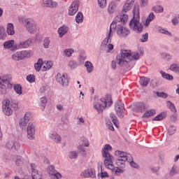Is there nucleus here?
I'll return each instance as SVG.
<instances>
[{
	"label": "nucleus",
	"instance_id": "nucleus-37",
	"mask_svg": "<svg viewBox=\"0 0 179 179\" xmlns=\"http://www.w3.org/2000/svg\"><path fill=\"white\" fill-rule=\"evenodd\" d=\"M110 121L113 122V123L114 124L115 127H116V128H118V118H117V116H115V114L112 113H110Z\"/></svg>",
	"mask_w": 179,
	"mask_h": 179
},
{
	"label": "nucleus",
	"instance_id": "nucleus-44",
	"mask_svg": "<svg viewBox=\"0 0 179 179\" xmlns=\"http://www.w3.org/2000/svg\"><path fill=\"white\" fill-rule=\"evenodd\" d=\"M176 131H177V127H176V126L174 125H170L168 127V133L169 135H174Z\"/></svg>",
	"mask_w": 179,
	"mask_h": 179
},
{
	"label": "nucleus",
	"instance_id": "nucleus-34",
	"mask_svg": "<svg viewBox=\"0 0 179 179\" xmlns=\"http://www.w3.org/2000/svg\"><path fill=\"white\" fill-rule=\"evenodd\" d=\"M167 117V113L162 112L159 115H157L154 119L153 121H162L164 120Z\"/></svg>",
	"mask_w": 179,
	"mask_h": 179
},
{
	"label": "nucleus",
	"instance_id": "nucleus-64",
	"mask_svg": "<svg viewBox=\"0 0 179 179\" xmlns=\"http://www.w3.org/2000/svg\"><path fill=\"white\" fill-rule=\"evenodd\" d=\"M6 37V33H5V29H0V40H3Z\"/></svg>",
	"mask_w": 179,
	"mask_h": 179
},
{
	"label": "nucleus",
	"instance_id": "nucleus-46",
	"mask_svg": "<svg viewBox=\"0 0 179 179\" xmlns=\"http://www.w3.org/2000/svg\"><path fill=\"white\" fill-rule=\"evenodd\" d=\"M152 173H153V174H157L159 173V171H160V166L157 165V166H151L150 167Z\"/></svg>",
	"mask_w": 179,
	"mask_h": 179
},
{
	"label": "nucleus",
	"instance_id": "nucleus-3",
	"mask_svg": "<svg viewBox=\"0 0 179 179\" xmlns=\"http://www.w3.org/2000/svg\"><path fill=\"white\" fill-rule=\"evenodd\" d=\"M115 156H116V164L118 167L121 169H125V163L127 162L132 160V155L121 150H116L114 152Z\"/></svg>",
	"mask_w": 179,
	"mask_h": 179
},
{
	"label": "nucleus",
	"instance_id": "nucleus-54",
	"mask_svg": "<svg viewBox=\"0 0 179 179\" xmlns=\"http://www.w3.org/2000/svg\"><path fill=\"white\" fill-rule=\"evenodd\" d=\"M128 163H130V166L131 167H133L134 169H138L139 168V165H138V164H136L135 162H134V158L131 157V159L127 160Z\"/></svg>",
	"mask_w": 179,
	"mask_h": 179
},
{
	"label": "nucleus",
	"instance_id": "nucleus-9",
	"mask_svg": "<svg viewBox=\"0 0 179 179\" xmlns=\"http://www.w3.org/2000/svg\"><path fill=\"white\" fill-rule=\"evenodd\" d=\"M125 110V106H124V103L121 101H118L115 104V111L116 113V115L119 117V118H124L125 113L124 111Z\"/></svg>",
	"mask_w": 179,
	"mask_h": 179
},
{
	"label": "nucleus",
	"instance_id": "nucleus-22",
	"mask_svg": "<svg viewBox=\"0 0 179 179\" xmlns=\"http://www.w3.org/2000/svg\"><path fill=\"white\" fill-rule=\"evenodd\" d=\"M134 2H135V0H127L123 6L122 13H127V12H129V10L132 9V6H134Z\"/></svg>",
	"mask_w": 179,
	"mask_h": 179
},
{
	"label": "nucleus",
	"instance_id": "nucleus-56",
	"mask_svg": "<svg viewBox=\"0 0 179 179\" xmlns=\"http://www.w3.org/2000/svg\"><path fill=\"white\" fill-rule=\"evenodd\" d=\"M50 178L62 179V175L59 172H57V171H56Z\"/></svg>",
	"mask_w": 179,
	"mask_h": 179
},
{
	"label": "nucleus",
	"instance_id": "nucleus-8",
	"mask_svg": "<svg viewBox=\"0 0 179 179\" xmlns=\"http://www.w3.org/2000/svg\"><path fill=\"white\" fill-rule=\"evenodd\" d=\"M27 138L29 141H34L36 138V124L29 122L27 127Z\"/></svg>",
	"mask_w": 179,
	"mask_h": 179
},
{
	"label": "nucleus",
	"instance_id": "nucleus-36",
	"mask_svg": "<svg viewBox=\"0 0 179 179\" xmlns=\"http://www.w3.org/2000/svg\"><path fill=\"white\" fill-rule=\"evenodd\" d=\"M166 107H168V108H169V110H171L172 113H177L176 105H174V103H173L171 101H166Z\"/></svg>",
	"mask_w": 179,
	"mask_h": 179
},
{
	"label": "nucleus",
	"instance_id": "nucleus-13",
	"mask_svg": "<svg viewBox=\"0 0 179 179\" xmlns=\"http://www.w3.org/2000/svg\"><path fill=\"white\" fill-rule=\"evenodd\" d=\"M104 158L103 164L106 169L109 170L114 169V157L113 155H107L106 157H103Z\"/></svg>",
	"mask_w": 179,
	"mask_h": 179
},
{
	"label": "nucleus",
	"instance_id": "nucleus-63",
	"mask_svg": "<svg viewBox=\"0 0 179 179\" xmlns=\"http://www.w3.org/2000/svg\"><path fill=\"white\" fill-rule=\"evenodd\" d=\"M2 83H9L7 76L0 77V85H2Z\"/></svg>",
	"mask_w": 179,
	"mask_h": 179
},
{
	"label": "nucleus",
	"instance_id": "nucleus-12",
	"mask_svg": "<svg viewBox=\"0 0 179 179\" xmlns=\"http://www.w3.org/2000/svg\"><path fill=\"white\" fill-rule=\"evenodd\" d=\"M107 107V99L101 98L97 101L94 105V108L96 110L98 113H103L104 108Z\"/></svg>",
	"mask_w": 179,
	"mask_h": 179
},
{
	"label": "nucleus",
	"instance_id": "nucleus-1",
	"mask_svg": "<svg viewBox=\"0 0 179 179\" xmlns=\"http://www.w3.org/2000/svg\"><path fill=\"white\" fill-rule=\"evenodd\" d=\"M139 57H141V55L138 52H132L129 50H122L120 54L116 57V62L120 66L125 67L128 66L131 61L139 59Z\"/></svg>",
	"mask_w": 179,
	"mask_h": 179
},
{
	"label": "nucleus",
	"instance_id": "nucleus-24",
	"mask_svg": "<svg viewBox=\"0 0 179 179\" xmlns=\"http://www.w3.org/2000/svg\"><path fill=\"white\" fill-rule=\"evenodd\" d=\"M48 101V99H47V97L45 96H42L39 99L38 104L42 111H44V110H45Z\"/></svg>",
	"mask_w": 179,
	"mask_h": 179
},
{
	"label": "nucleus",
	"instance_id": "nucleus-57",
	"mask_svg": "<svg viewBox=\"0 0 179 179\" xmlns=\"http://www.w3.org/2000/svg\"><path fill=\"white\" fill-rule=\"evenodd\" d=\"M154 10L157 12V13H163V11L164 9L163 8V6H157L154 7Z\"/></svg>",
	"mask_w": 179,
	"mask_h": 179
},
{
	"label": "nucleus",
	"instance_id": "nucleus-19",
	"mask_svg": "<svg viewBox=\"0 0 179 179\" xmlns=\"http://www.w3.org/2000/svg\"><path fill=\"white\" fill-rule=\"evenodd\" d=\"M49 138L52 139L55 143H61V142H62V138L55 131H50Z\"/></svg>",
	"mask_w": 179,
	"mask_h": 179
},
{
	"label": "nucleus",
	"instance_id": "nucleus-38",
	"mask_svg": "<svg viewBox=\"0 0 179 179\" xmlns=\"http://www.w3.org/2000/svg\"><path fill=\"white\" fill-rule=\"evenodd\" d=\"M75 52V50L73 48H69V49H65L63 52L64 57H71L72 55Z\"/></svg>",
	"mask_w": 179,
	"mask_h": 179
},
{
	"label": "nucleus",
	"instance_id": "nucleus-26",
	"mask_svg": "<svg viewBox=\"0 0 179 179\" xmlns=\"http://www.w3.org/2000/svg\"><path fill=\"white\" fill-rule=\"evenodd\" d=\"M59 36L61 38L64 37L66 33H68V27L63 25L60 27L57 30Z\"/></svg>",
	"mask_w": 179,
	"mask_h": 179
},
{
	"label": "nucleus",
	"instance_id": "nucleus-41",
	"mask_svg": "<svg viewBox=\"0 0 179 179\" xmlns=\"http://www.w3.org/2000/svg\"><path fill=\"white\" fill-rule=\"evenodd\" d=\"M47 171L50 177L52 178L53 174L57 171V170H55V167L54 166V165H50L48 167Z\"/></svg>",
	"mask_w": 179,
	"mask_h": 179
},
{
	"label": "nucleus",
	"instance_id": "nucleus-62",
	"mask_svg": "<svg viewBox=\"0 0 179 179\" xmlns=\"http://www.w3.org/2000/svg\"><path fill=\"white\" fill-rule=\"evenodd\" d=\"M15 164H17V166H20L23 164V157H17L15 160Z\"/></svg>",
	"mask_w": 179,
	"mask_h": 179
},
{
	"label": "nucleus",
	"instance_id": "nucleus-60",
	"mask_svg": "<svg viewBox=\"0 0 179 179\" xmlns=\"http://www.w3.org/2000/svg\"><path fill=\"white\" fill-rule=\"evenodd\" d=\"M113 170L115 176H119L120 174H122V173H124V171L118 167L113 168Z\"/></svg>",
	"mask_w": 179,
	"mask_h": 179
},
{
	"label": "nucleus",
	"instance_id": "nucleus-58",
	"mask_svg": "<svg viewBox=\"0 0 179 179\" xmlns=\"http://www.w3.org/2000/svg\"><path fill=\"white\" fill-rule=\"evenodd\" d=\"M27 80H28L29 83H33L36 82V77L34 76V75L30 74L27 77Z\"/></svg>",
	"mask_w": 179,
	"mask_h": 179
},
{
	"label": "nucleus",
	"instance_id": "nucleus-59",
	"mask_svg": "<svg viewBox=\"0 0 179 179\" xmlns=\"http://www.w3.org/2000/svg\"><path fill=\"white\" fill-rule=\"evenodd\" d=\"M69 159H76L78 157V152L76 151H71L69 153Z\"/></svg>",
	"mask_w": 179,
	"mask_h": 179
},
{
	"label": "nucleus",
	"instance_id": "nucleus-53",
	"mask_svg": "<svg viewBox=\"0 0 179 179\" xmlns=\"http://www.w3.org/2000/svg\"><path fill=\"white\" fill-rule=\"evenodd\" d=\"M170 71L172 72H179V66L177 64H173L170 66Z\"/></svg>",
	"mask_w": 179,
	"mask_h": 179
},
{
	"label": "nucleus",
	"instance_id": "nucleus-14",
	"mask_svg": "<svg viewBox=\"0 0 179 179\" xmlns=\"http://www.w3.org/2000/svg\"><path fill=\"white\" fill-rule=\"evenodd\" d=\"M20 146L21 145L19 141L13 140L8 141L6 143V148L8 150H19V149H20Z\"/></svg>",
	"mask_w": 179,
	"mask_h": 179
},
{
	"label": "nucleus",
	"instance_id": "nucleus-32",
	"mask_svg": "<svg viewBox=\"0 0 179 179\" xmlns=\"http://www.w3.org/2000/svg\"><path fill=\"white\" fill-rule=\"evenodd\" d=\"M159 73L162 75V78L164 79H166V80H173L174 79L173 76H171L169 73H167L163 71H160Z\"/></svg>",
	"mask_w": 179,
	"mask_h": 179
},
{
	"label": "nucleus",
	"instance_id": "nucleus-51",
	"mask_svg": "<svg viewBox=\"0 0 179 179\" xmlns=\"http://www.w3.org/2000/svg\"><path fill=\"white\" fill-rule=\"evenodd\" d=\"M98 4L99 8L104 9L107 6V0H98Z\"/></svg>",
	"mask_w": 179,
	"mask_h": 179
},
{
	"label": "nucleus",
	"instance_id": "nucleus-5",
	"mask_svg": "<svg viewBox=\"0 0 179 179\" xmlns=\"http://www.w3.org/2000/svg\"><path fill=\"white\" fill-rule=\"evenodd\" d=\"M25 27L30 34H36L38 31V27L36 22L31 19L28 18L24 20Z\"/></svg>",
	"mask_w": 179,
	"mask_h": 179
},
{
	"label": "nucleus",
	"instance_id": "nucleus-23",
	"mask_svg": "<svg viewBox=\"0 0 179 179\" xmlns=\"http://www.w3.org/2000/svg\"><path fill=\"white\" fill-rule=\"evenodd\" d=\"M111 150H113V147H111L110 144L105 145L101 150L102 157L110 156L111 155L110 154Z\"/></svg>",
	"mask_w": 179,
	"mask_h": 179
},
{
	"label": "nucleus",
	"instance_id": "nucleus-35",
	"mask_svg": "<svg viewBox=\"0 0 179 179\" xmlns=\"http://www.w3.org/2000/svg\"><path fill=\"white\" fill-rule=\"evenodd\" d=\"M41 67H43V59H39L35 64L34 68L36 72H40V71H41Z\"/></svg>",
	"mask_w": 179,
	"mask_h": 179
},
{
	"label": "nucleus",
	"instance_id": "nucleus-2",
	"mask_svg": "<svg viewBox=\"0 0 179 179\" xmlns=\"http://www.w3.org/2000/svg\"><path fill=\"white\" fill-rule=\"evenodd\" d=\"M139 15V6H135L133 9V17L130 20L129 27L135 33H142L143 31V24L141 23Z\"/></svg>",
	"mask_w": 179,
	"mask_h": 179
},
{
	"label": "nucleus",
	"instance_id": "nucleus-11",
	"mask_svg": "<svg viewBox=\"0 0 179 179\" xmlns=\"http://www.w3.org/2000/svg\"><path fill=\"white\" fill-rule=\"evenodd\" d=\"M30 118H31V113L26 112L24 117L19 120V127L21 129H24V128H26L27 124H29V121H30Z\"/></svg>",
	"mask_w": 179,
	"mask_h": 179
},
{
	"label": "nucleus",
	"instance_id": "nucleus-4",
	"mask_svg": "<svg viewBox=\"0 0 179 179\" xmlns=\"http://www.w3.org/2000/svg\"><path fill=\"white\" fill-rule=\"evenodd\" d=\"M115 23L113 22V24H110L109 31L106 34V38L102 41L101 45L100 48L102 51H106L108 43H111V38L115 31Z\"/></svg>",
	"mask_w": 179,
	"mask_h": 179
},
{
	"label": "nucleus",
	"instance_id": "nucleus-18",
	"mask_svg": "<svg viewBox=\"0 0 179 179\" xmlns=\"http://www.w3.org/2000/svg\"><path fill=\"white\" fill-rule=\"evenodd\" d=\"M10 101L8 99H5L3 101V113L6 115H12L13 114V110L10 108V106H9Z\"/></svg>",
	"mask_w": 179,
	"mask_h": 179
},
{
	"label": "nucleus",
	"instance_id": "nucleus-43",
	"mask_svg": "<svg viewBox=\"0 0 179 179\" xmlns=\"http://www.w3.org/2000/svg\"><path fill=\"white\" fill-rule=\"evenodd\" d=\"M14 90H15V93H17V94H19V96H20L22 93V86L20 85V84H15L14 85Z\"/></svg>",
	"mask_w": 179,
	"mask_h": 179
},
{
	"label": "nucleus",
	"instance_id": "nucleus-39",
	"mask_svg": "<svg viewBox=\"0 0 179 179\" xmlns=\"http://www.w3.org/2000/svg\"><path fill=\"white\" fill-rule=\"evenodd\" d=\"M156 114V110L154 109L147 110L143 115V118H147L148 117H152V115H155Z\"/></svg>",
	"mask_w": 179,
	"mask_h": 179
},
{
	"label": "nucleus",
	"instance_id": "nucleus-31",
	"mask_svg": "<svg viewBox=\"0 0 179 179\" xmlns=\"http://www.w3.org/2000/svg\"><path fill=\"white\" fill-rule=\"evenodd\" d=\"M116 8H117V3H115V1H112L110 3L108 6V12L109 13H114L115 12Z\"/></svg>",
	"mask_w": 179,
	"mask_h": 179
},
{
	"label": "nucleus",
	"instance_id": "nucleus-21",
	"mask_svg": "<svg viewBox=\"0 0 179 179\" xmlns=\"http://www.w3.org/2000/svg\"><path fill=\"white\" fill-rule=\"evenodd\" d=\"M80 176L83 178H89L91 177V178H96V173L93 169H86L83 172L80 173Z\"/></svg>",
	"mask_w": 179,
	"mask_h": 179
},
{
	"label": "nucleus",
	"instance_id": "nucleus-29",
	"mask_svg": "<svg viewBox=\"0 0 179 179\" xmlns=\"http://www.w3.org/2000/svg\"><path fill=\"white\" fill-rule=\"evenodd\" d=\"M52 67V63L51 62H43L42 71H43V72L51 69Z\"/></svg>",
	"mask_w": 179,
	"mask_h": 179
},
{
	"label": "nucleus",
	"instance_id": "nucleus-10",
	"mask_svg": "<svg viewBox=\"0 0 179 179\" xmlns=\"http://www.w3.org/2000/svg\"><path fill=\"white\" fill-rule=\"evenodd\" d=\"M56 80L64 87H66L69 84V80L68 79V75L66 73L61 74L58 73L56 76Z\"/></svg>",
	"mask_w": 179,
	"mask_h": 179
},
{
	"label": "nucleus",
	"instance_id": "nucleus-25",
	"mask_svg": "<svg viewBox=\"0 0 179 179\" xmlns=\"http://www.w3.org/2000/svg\"><path fill=\"white\" fill-rule=\"evenodd\" d=\"M33 43V39H28L27 41H22L17 45L18 48H27L30 47Z\"/></svg>",
	"mask_w": 179,
	"mask_h": 179
},
{
	"label": "nucleus",
	"instance_id": "nucleus-17",
	"mask_svg": "<svg viewBox=\"0 0 179 179\" xmlns=\"http://www.w3.org/2000/svg\"><path fill=\"white\" fill-rule=\"evenodd\" d=\"M30 167L33 179H43V175L37 171V166L36 164L31 163Z\"/></svg>",
	"mask_w": 179,
	"mask_h": 179
},
{
	"label": "nucleus",
	"instance_id": "nucleus-52",
	"mask_svg": "<svg viewBox=\"0 0 179 179\" xmlns=\"http://www.w3.org/2000/svg\"><path fill=\"white\" fill-rule=\"evenodd\" d=\"M84 145H80L78 147V150L79 152V153H81V155H83V156H86V148H85V147H83Z\"/></svg>",
	"mask_w": 179,
	"mask_h": 179
},
{
	"label": "nucleus",
	"instance_id": "nucleus-61",
	"mask_svg": "<svg viewBox=\"0 0 179 179\" xmlns=\"http://www.w3.org/2000/svg\"><path fill=\"white\" fill-rule=\"evenodd\" d=\"M171 23L173 26H176V24H178V15H175L174 17L171 20Z\"/></svg>",
	"mask_w": 179,
	"mask_h": 179
},
{
	"label": "nucleus",
	"instance_id": "nucleus-33",
	"mask_svg": "<svg viewBox=\"0 0 179 179\" xmlns=\"http://www.w3.org/2000/svg\"><path fill=\"white\" fill-rule=\"evenodd\" d=\"M178 166L173 165L171 169L169 171L170 177H174V176H177L178 173Z\"/></svg>",
	"mask_w": 179,
	"mask_h": 179
},
{
	"label": "nucleus",
	"instance_id": "nucleus-6",
	"mask_svg": "<svg viewBox=\"0 0 179 179\" xmlns=\"http://www.w3.org/2000/svg\"><path fill=\"white\" fill-rule=\"evenodd\" d=\"M32 54L31 51L22 50L13 53L11 56L13 61H22L24 58H30Z\"/></svg>",
	"mask_w": 179,
	"mask_h": 179
},
{
	"label": "nucleus",
	"instance_id": "nucleus-50",
	"mask_svg": "<svg viewBox=\"0 0 179 179\" xmlns=\"http://www.w3.org/2000/svg\"><path fill=\"white\" fill-rule=\"evenodd\" d=\"M68 66H69L71 69H76V68H78V63L71 60L68 63Z\"/></svg>",
	"mask_w": 179,
	"mask_h": 179
},
{
	"label": "nucleus",
	"instance_id": "nucleus-28",
	"mask_svg": "<svg viewBox=\"0 0 179 179\" xmlns=\"http://www.w3.org/2000/svg\"><path fill=\"white\" fill-rule=\"evenodd\" d=\"M149 82H150V79L146 77H141L140 80V85L141 87H146L148 85H149Z\"/></svg>",
	"mask_w": 179,
	"mask_h": 179
},
{
	"label": "nucleus",
	"instance_id": "nucleus-49",
	"mask_svg": "<svg viewBox=\"0 0 179 179\" xmlns=\"http://www.w3.org/2000/svg\"><path fill=\"white\" fill-rule=\"evenodd\" d=\"M51 43V40L50 38H45L43 39V48H49L50 44Z\"/></svg>",
	"mask_w": 179,
	"mask_h": 179
},
{
	"label": "nucleus",
	"instance_id": "nucleus-55",
	"mask_svg": "<svg viewBox=\"0 0 179 179\" xmlns=\"http://www.w3.org/2000/svg\"><path fill=\"white\" fill-rule=\"evenodd\" d=\"M149 38V34L148 33H145L143 34L141 38H140L141 43H146L148 41V39Z\"/></svg>",
	"mask_w": 179,
	"mask_h": 179
},
{
	"label": "nucleus",
	"instance_id": "nucleus-16",
	"mask_svg": "<svg viewBox=\"0 0 179 179\" xmlns=\"http://www.w3.org/2000/svg\"><path fill=\"white\" fill-rule=\"evenodd\" d=\"M79 10V1H73L69 8V16H73Z\"/></svg>",
	"mask_w": 179,
	"mask_h": 179
},
{
	"label": "nucleus",
	"instance_id": "nucleus-20",
	"mask_svg": "<svg viewBox=\"0 0 179 179\" xmlns=\"http://www.w3.org/2000/svg\"><path fill=\"white\" fill-rule=\"evenodd\" d=\"M130 108L132 111H134L135 113H138L141 111V113L145 112V104L142 102L137 103L136 104L131 105L130 106Z\"/></svg>",
	"mask_w": 179,
	"mask_h": 179
},
{
	"label": "nucleus",
	"instance_id": "nucleus-40",
	"mask_svg": "<svg viewBox=\"0 0 179 179\" xmlns=\"http://www.w3.org/2000/svg\"><path fill=\"white\" fill-rule=\"evenodd\" d=\"M76 23H83V13L81 12H78L76 16Z\"/></svg>",
	"mask_w": 179,
	"mask_h": 179
},
{
	"label": "nucleus",
	"instance_id": "nucleus-47",
	"mask_svg": "<svg viewBox=\"0 0 179 179\" xmlns=\"http://www.w3.org/2000/svg\"><path fill=\"white\" fill-rule=\"evenodd\" d=\"M159 32L161 33L162 34H166V36H169V37H173V34L170 31L163 28L159 27Z\"/></svg>",
	"mask_w": 179,
	"mask_h": 179
},
{
	"label": "nucleus",
	"instance_id": "nucleus-30",
	"mask_svg": "<svg viewBox=\"0 0 179 179\" xmlns=\"http://www.w3.org/2000/svg\"><path fill=\"white\" fill-rule=\"evenodd\" d=\"M6 31L8 36H13V34H15V27H13V24L12 23L8 24Z\"/></svg>",
	"mask_w": 179,
	"mask_h": 179
},
{
	"label": "nucleus",
	"instance_id": "nucleus-45",
	"mask_svg": "<svg viewBox=\"0 0 179 179\" xmlns=\"http://www.w3.org/2000/svg\"><path fill=\"white\" fill-rule=\"evenodd\" d=\"M161 57L165 61H170L172 58L171 55L166 52L161 53Z\"/></svg>",
	"mask_w": 179,
	"mask_h": 179
},
{
	"label": "nucleus",
	"instance_id": "nucleus-7",
	"mask_svg": "<svg viewBox=\"0 0 179 179\" xmlns=\"http://www.w3.org/2000/svg\"><path fill=\"white\" fill-rule=\"evenodd\" d=\"M113 23H115L116 26L115 28V31H116L119 37H127V36H128V34H129L131 32L128 28L122 26V24L117 25V22L113 21L111 24H113Z\"/></svg>",
	"mask_w": 179,
	"mask_h": 179
},
{
	"label": "nucleus",
	"instance_id": "nucleus-15",
	"mask_svg": "<svg viewBox=\"0 0 179 179\" xmlns=\"http://www.w3.org/2000/svg\"><path fill=\"white\" fill-rule=\"evenodd\" d=\"M41 5L42 8H50V9H54L58 6V2L54 0H42L41 1Z\"/></svg>",
	"mask_w": 179,
	"mask_h": 179
},
{
	"label": "nucleus",
	"instance_id": "nucleus-27",
	"mask_svg": "<svg viewBox=\"0 0 179 179\" xmlns=\"http://www.w3.org/2000/svg\"><path fill=\"white\" fill-rule=\"evenodd\" d=\"M85 66L87 69V73H92L93 71H94V66H93V64L92 62L87 61L85 63Z\"/></svg>",
	"mask_w": 179,
	"mask_h": 179
},
{
	"label": "nucleus",
	"instance_id": "nucleus-42",
	"mask_svg": "<svg viewBox=\"0 0 179 179\" xmlns=\"http://www.w3.org/2000/svg\"><path fill=\"white\" fill-rule=\"evenodd\" d=\"M13 44H15V41L10 40L4 42L3 47L4 48H7V49L12 48L13 47Z\"/></svg>",
	"mask_w": 179,
	"mask_h": 179
},
{
	"label": "nucleus",
	"instance_id": "nucleus-48",
	"mask_svg": "<svg viewBox=\"0 0 179 179\" xmlns=\"http://www.w3.org/2000/svg\"><path fill=\"white\" fill-rule=\"evenodd\" d=\"M119 19H120V22H121L123 24H125V23L128 22V15L123 14L120 16Z\"/></svg>",
	"mask_w": 179,
	"mask_h": 179
}]
</instances>
